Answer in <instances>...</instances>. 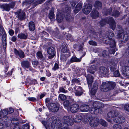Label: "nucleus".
<instances>
[{
    "mask_svg": "<svg viewBox=\"0 0 129 129\" xmlns=\"http://www.w3.org/2000/svg\"><path fill=\"white\" fill-rule=\"evenodd\" d=\"M80 109L79 105L76 104H74L72 105L70 107L71 111L73 113L77 112Z\"/></svg>",
    "mask_w": 129,
    "mask_h": 129,
    "instance_id": "nucleus-16",
    "label": "nucleus"
},
{
    "mask_svg": "<svg viewBox=\"0 0 129 129\" xmlns=\"http://www.w3.org/2000/svg\"><path fill=\"white\" fill-rule=\"evenodd\" d=\"M119 109L118 108H117L116 109L111 110L107 114L108 117L111 118H115L119 114V112L118 111Z\"/></svg>",
    "mask_w": 129,
    "mask_h": 129,
    "instance_id": "nucleus-7",
    "label": "nucleus"
},
{
    "mask_svg": "<svg viewBox=\"0 0 129 129\" xmlns=\"http://www.w3.org/2000/svg\"><path fill=\"white\" fill-rule=\"evenodd\" d=\"M99 123H100L101 125L104 126H107V123L104 120L102 119H100L99 120Z\"/></svg>",
    "mask_w": 129,
    "mask_h": 129,
    "instance_id": "nucleus-43",
    "label": "nucleus"
},
{
    "mask_svg": "<svg viewBox=\"0 0 129 129\" xmlns=\"http://www.w3.org/2000/svg\"><path fill=\"white\" fill-rule=\"evenodd\" d=\"M14 53L16 55L19 56L21 58L24 57L25 56L24 53L21 50L18 51L16 49H14Z\"/></svg>",
    "mask_w": 129,
    "mask_h": 129,
    "instance_id": "nucleus-18",
    "label": "nucleus"
},
{
    "mask_svg": "<svg viewBox=\"0 0 129 129\" xmlns=\"http://www.w3.org/2000/svg\"><path fill=\"white\" fill-rule=\"evenodd\" d=\"M107 83L106 82H103L100 87V88L102 91H106L108 90L107 89Z\"/></svg>",
    "mask_w": 129,
    "mask_h": 129,
    "instance_id": "nucleus-23",
    "label": "nucleus"
},
{
    "mask_svg": "<svg viewBox=\"0 0 129 129\" xmlns=\"http://www.w3.org/2000/svg\"><path fill=\"white\" fill-rule=\"evenodd\" d=\"M91 10V5L90 4H88L85 6L83 10V11L85 14H87L90 13Z\"/></svg>",
    "mask_w": 129,
    "mask_h": 129,
    "instance_id": "nucleus-17",
    "label": "nucleus"
},
{
    "mask_svg": "<svg viewBox=\"0 0 129 129\" xmlns=\"http://www.w3.org/2000/svg\"><path fill=\"white\" fill-rule=\"evenodd\" d=\"M72 82L73 84H74L76 83H79V81L77 79L74 78L72 80Z\"/></svg>",
    "mask_w": 129,
    "mask_h": 129,
    "instance_id": "nucleus-53",
    "label": "nucleus"
},
{
    "mask_svg": "<svg viewBox=\"0 0 129 129\" xmlns=\"http://www.w3.org/2000/svg\"><path fill=\"white\" fill-rule=\"evenodd\" d=\"M63 104L65 107H67L69 105L70 103L68 100H66L64 102Z\"/></svg>",
    "mask_w": 129,
    "mask_h": 129,
    "instance_id": "nucleus-51",
    "label": "nucleus"
},
{
    "mask_svg": "<svg viewBox=\"0 0 129 129\" xmlns=\"http://www.w3.org/2000/svg\"><path fill=\"white\" fill-rule=\"evenodd\" d=\"M112 8L111 7L109 8H105L104 9L103 13L105 15L110 14L112 12Z\"/></svg>",
    "mask_w": 129,
    "mask_h": 129,
    "instance_id": "nucleus-27",
    "label": "nucleus"
},
{
    "mask_svg": "<svg viewBox=\"0 0 129 129\" xmlns=\"http://www.w3.org/2000/svg\"><path fill=\"white\" fill-rule=\"evenodd\" d=\"M107 89L110 90L113 88L115 86V83L113 82H110L107 83Z\"/></svg>",
    "mask_w": 129,
    "mask_h": 129,
    "instance_id": "nucleus-33",
    "label": "nucleus"
},
{
    "mask_svg": "<svg viewBox=\"0 0 129 129\" xmlns=\"http://www.w3.org/2000/svg\"><path fill=\"white\" fill-rule=\"evenodd\" d=\"M89 109V107L88 105H83L80 108V110L81 111L87 112Z\"/></svg>",
    "mask_w": 129,
    "mask_h": 129,
    "instance_id": "nucleus-22",
    "label": "nucleus"
},
{
    "mask_svg": "<svg viewBox=\"0 0 129 129\" xmlns=\"http://www.w3.org/2000/svg\"><path fill=\"white\" fill-rule=\"evenodd\" d=\"M117 61L113 59L109 63L110 69L111 72H113L117 67Z\"/></svg>",
    "mask_w": 129,
    "mask_h": 129,
    "instance_id": "nucleus-11",
    "label": "nucleus"
},
{
    "mask_svg": "<svg viewBox=\"0 0 129 129\" xmlns=\"http://www.w3.org/2000/svg\"><path fill=\"white\" fill-rule=\"evenodd\" d=\"M27 99L30 101H35L36 100V98L34 97H28Z\"/></svg>",
    "mask_w": 129,
    "mask_h": 129,
    "instance_id": "nucleus-63",
    "label": "nucleus"
},
{
    "mask_svg": "<svg viewBox=\"0 0 129 129\" xmlns=\"http://www.w3.org/2000/svg\"><path fill=\"white\" fill-rule=\"evenodd\" d=\"M2 34L4 35L5 34L6 36V34L4 30V29L1 24L0 23V35H1Z\"/></svg>",
    "mask_w": 129,
    "mask_h": 129,
    "instance_id": "nucleus-40",
    "label": "nucleus"
},
{
    "mask_svg": "<svg viewBox=\"0 0 129 129\" xmlns=\"http://www.w3.org/2000/svg\"><path fill=\"white\" fill-rule=\"evenodd\" d=\"M82 7V4L81 3H78L76 6L75 10L74 11V13L76 14L81 9Z\"/></svg>",
    "mask_w": 129,
    "mask_h": 129,
    "instance_id": "nucleus-25",
    "label": "nucleus"
},
{
    "mask_svg": "<svg viewBox=\"0 0 129 129\" xmlns=\"http://www.w3.org/2000/svg\"><path fill=\"white\" fill-rule=\"evenodd\" d=\"M11 122L14 124H18L19 123L18 119L17 118H13Z\"/></svg>",
    "mask_w": 129,
    "mask_h": 129,
    "instance_id": "nucleus-44",
    "label": "nucleus"
},
{
    "mask_svg": "<svg viewBox=\"0 0 129 129\" xmlns=\"http://www.w3.org/2000/svg\"><path fill=\"white\" fill-rule=\"evenodd\" d=\"M106 23L109 24L110 27L112 29L114 30L115 29L116 24L112 17H109L106 19H102L100 22V24L101 27L104 26Z\"/></svg>",
    "mask_w": 129,
    "mask_h": 129,
    "instance_id": "nucleus-3",
    "label": "nucleus"
},
{
    "mask_svg": "<svg viewBox=\"0 0 129 129\" xmlns=\"http://www.w3.org/2000/svg\"><path fill=\"white\" fill-rule=\"evenodd\" d=\"M124 107V109L125 110L129 112V104H127L125 105Z\"/></svg>",
    "mask_w": 129,
    "mask_h": 129,
    "instance_id": "nucleus-62",
    "label": "nucleus"
},
{
    "mask_svg": "<svg viewBox=\"0 0 129 129\" xmlns=\"http://www.w3.org/2000/svg\"><path fill=\"white\" fill-rule=\"evenodd\" d=\"M27 34H25L23 33H20L18 35L17 37L18 38L20 39H26L27 37Z\"/></svg>",
    "mask_w": 129,
    "mask_h": 129,
    "instance_id": "nucleus-35",
    "label": "nucleus"
},
{
    "mask_svg": "<svg viewBox=\"0 0 129 129\" xmlns=\"http://www.w3.org/2000/svg\"><path fill=\"white\" fill-rule=\"evenodd\" d=\"M45 0H39L34 2V0H26L22 3V6L26 9H28L31 5H33V8L35 7L36 5L41 4Z\"/></svg>",
    "mask_w": 129,
    "mask_h": 129,
    "instance_id": "nucleus-4",
    "label": "nucleus"
},
{
    "mask_svg": "<svg viewBox=\"0 0 129 129\" xmlns=\"http://www.w3.org/2000/svg\"><path fill=\"white\" fill-rule=\"evenodd\" d=\"M101 104V103L97 102H95L93 103V108H97L99 107V106Z\"/></svg>",
    "mask_w": 129,
    "mask_h": 129,
    "instance_id": "nucleus-52",
    "label": "nucleus"
},
{
    "mask_svg": "<svg viewBox=\"0 0 129 129\" xmlns=\"http://www.w3.org/2000/svg\"><path fill=\"white\" fill-rule=\"evenodd\" d=\"M32 63L33 67H36L39 64V61L37 60H32Z\"/></svg>",
    "mask_w": 129,
    "mask_h": 129,
    "instance_id": "nucleus-49",
    "label": "nucleus"
},
{
    "mask_svg": "<svg viewBox=\"0 0 129 129\" xmlns=\"http://www.w3.org/2000/svg\"><path fill=\"white\" fill-rule=\"evenodd\" d=\"M68 51L67 49L66 46L63 47L61 49V51L63 53H65L67 52Z\"/></svg>",
    "mask_w": 129,
    "mask_h": 129,
    "instance_id": "nucleus-60",
    "label": "nucleus"
},
{
    "mask_svg": "<svg viewBox=\"0 0 129 129\" xmlns=\"http://www.w3.org/2000/svg\"><path fill=\"white\" fill-rule=\"evenodd\" d=\"M94 6L96 9L99 10L102 8V4L100 2L97 1L95 2Z\"/></svg>",
    "mask_w": 129,
    "mask_h": 129,
    "instance_id": "nucleus-31",
    "label": "nucleus"
},
{
    "mask_svg": "<svg viewBox=\"0 0 129 129\" xmlns=\"http://www.w3.org/2000/svg\"><path fill=\"white\" fill-rule=\"evenodd\" d=\"M91 116L89 114H86L84 115L83 120L85 122H87L89 121L90 119Z\"/></svg>",
    "mask_w": 129,
    "mask_h": 129,
    "instance_id": "nucleus-36",
    "label": "nucleus"
},
{
    "mask_svg": "<svg viewBox=\"0 0 129 129\" xmlns=\"http://www.w3.org/2000/svg\"><path fill=\"white\" fill-rule=\"evenodd\" d=\"M67 58L65 55H62L61 56L60 59L62 61H66L67 60Z\"/></svg>",
    "mask_w": 129,
    "mask_h": 129,
    "instance_id": "nucleus-54",
    "label": "nucleus"
},
{
    "mask_svg": "<svg viewBox=\"0 0 129 129\" xmlns=\"http://www.w3.org/2000/svg\"><path fill=\"white\" fill-rule=\"evenodd\" d=\"M37 58L40 59H43V56L42 53L41 51H38L37 53Z\"/></svg>",
    "mask_w": 129,
    "mask_h": 129,
    "instance_id": "nucleus-45",
    "label": "nucleus"
},
{
    "mask_svg": "<svg viewBox=\"0 0 129 129\" xmlns=\"http://www.w3.org/2000/svg\"><path fill=\"white\" fill-rule=\"evenodd\" d=\"M98 87V83L95 82L93 83L91 87V90L89 94L91 95H94L96 92Z\"/></svg>",
    "mask_w": 129,
    "mask_h": 129,
    "instance_id": "nucleus-13",
    "label": "nucleus"
},
{
    "mask_svg": "<svg viewBox=\"0 0 129 129\" xmlns=\"http://www.w3.org/2000/svg\"><path fill=\"white\" fill-rule=\"evenodd\" d=\"M125 120L124 117L121 116H118V117L116 116V117L114 118L113 119V121L115 122L120 123H123Z\"/></svg>",
    "mask_w": 129,
    "mask_h": 129,
    "instance_id": "nucleus-14",
    "label": "nucleus"
},
{
    "mask_svg": "<svg viewBox=\"0 0 129 129\" xmlns=\"http://www.w3.org/2000/svg\"><path fill=\"white\" fill-rule=\"evenodd\" d=\"M87 82L89 88L91 87V84L93 82V78L91 75H88L87 77Z\"/></svg>",
    "mask_w": 129,
    "mask_h": 129,
    "instance_id": "nucleus-15",
    "label": "nucleus"
},
{
    "mask_svg": "<svg viewBox=\"0 0 129 129\" xmlns=\"http://www.w3.org/2000/svg\"><path fill=\"white\" fill-rule=\"evenodd\" d=\"M59 97L61 100H64L67 98L66 96L63 94H59Z\"/></svg>",
    "mask_w": 129,
    "mask_h": 129,
    "instance_id": "nucleus-50",
    "label": "nucleus"
},
{
    "mask_svg": "<svg viewBox=\"0 0 129 129\" xmlns=\"http://www.w3.org/2000/svg\"><path fill=\"white\" fill-rule=\"evenodd\" d=\"M62 123L61 124L59 121L56 120L53 117L50 118L47 121H41L46 129H57L61 125H63L64 123L68 126L72 125L73 124L72 119L69 116H64L62 118Z\"/></svg>",
    "mask_w": 129,
    "mask_h": 129,
    "instance_id": "nucleus-1",
    "label": "nucleus"
},
{
    "mask_svg": "<svg viewBox=\"0 0 129 129\" xmlns=\"http://www.w3.org/2000/svg\"><path fill=\"white\" fill-rule=\"evenodd\" d=\"M113 72V77H119L120 76V74L119 71L116 70L114 72Z\"/></svg>",
    "mask_w": 129,
    "mask_h": 129,
    "instance_id": "nucleus-47",
    "label": "nucleus"
},
{
    "mask_svg": "<svg viewBox=\"0 0 129 129\" xmlns=\"http://www.w3.org/2000/svg\"><path fill=\"white\" fill-rule=\"evenodd\" d=\"M59 91L60 92H62L63 93H66L68 91L65 90L63 87H61L59 88Z\"/></svg>",
    "mask_w": 129,
    "mask_h": 129,
    "instance_id": "nucleus-56",
    "label": "nucleus"
},
{
    "mask_svg": "<svg viewBox=\"0 0 129 129\" xmlns=\"http://www.w3.org/2000/svg\"><path fill=\"white\" fill-rule=\"evenodd\" d=\"M29 126L28 124L24 125L23 127V129H29Z\"/></svg>",
    "mask_w": 129,
    "mask_h": 129,
    "instance_id": "nucleus-64",
    "label": "nucleus"
},
{
    "mask_svg": "<svg viewBox=\"0 0 129 129\" xmlns=\"http://www.w3.org/2000/svg\"><path fill=\"white\" fill-rule=\"evenodd\" d=\"M18 18L20 20L23 19L25 16V13L23 11L22 12L21 10H20L17 12Z\"/></svg>",
    "mask_w": 129,
    "mask_h": 129,
    "instance_id": "nucleus-19",
    "label": "nucleus"
},
{
    "mask_svg": "<svg viewBox=\"0 0 129 129\" xmlns=\"http://www.w3.org/2000/svg\"><path fill=\"white\" fill-rule=\"evenodd\" d=\"M21 66L23 68H28L30 66L29 62L27 61H23L21 62Z\"/></svg>",
    "mask_w": 129,
    "mask_h": 129,
    "instance_id": "nucleus-26",
    "label": "nucleus"
},
{
    "mask_svg": "<svg viewBox=\"0 0 129 129\" xmlns=\"http://www.w3.org/2000/svg\"><path fill=\"white\" fill-rule=\"evenodd\" d=\"M88 71L91 73L93 74L94 73L95 67L93 66H90L88 69Z\"/></svg>",
    "mask_w": 129,
    "mask_h": 129,
    "instance_id": "nucleus-38",
    "label": "nucleus"
},
{
    "mask_svg": "<svg viewBox=\"0 0 129 129\" xmlns=\"http://www.w3.org/2000/svg\"><path fill=\"white\" fill-rule=\"evenodd\" d=\"M82 88L81 87H78L77 90H76L75 93L76 95L79 96L81 95L83 93Z\"/></svg>",
    "mask_w": 129,
    "mask_h": 129,
    "instance_id": "nucleus-24",
    "label": "nucleus"
},
{
    "mask_svg": "<svg viewBox=\"0 0 129 129\" xmlns=\"http://www.w3.org/2000/svg\"><path fill=\"white\" fill-rule=\"evenodd\" d=\"M2 38L3 40V48L5 49L6 48L7 43H6V36L5 34L2 35Z\"/></svg>",
    "mask_w": 129,
    "mask_h": 129,
    "instance_id": "nucleus-30",
    "label": "nucleus"
},
{
    "mask_svg": "<svg viewBox=\"0 0 129 129\" xmlns=\"http://www.w3.org/2000/svg\"><path fill=\"white\" fill-rule=\"evenodd\" d=\"M82 57H81L80 59H79L77 58L76 57L73 56L71 58V62H80L81 60Z\"/></svg>",
    "mask_w": 129,
    "mask_h": 129,
    "instance_id": "nucleus-37",
    "label": "nucleus"
},
{
    "mask_svg": "<svg viewBox=\"0 0 129 129\" xmlns=\"http://www.w3.org/2000/svg\"><path fill=\"white\" fill-rule=\"evenodd\" d=\"M69 13H70V11H69V14L68 13L67 14H66V19L67 20H68L69 21H72L73 20V18L69 14Z\"/></svg>",
    "mask_w": 129,
    "mask_h": 129,
    "instance_id": "nucleus-42",
    "label": "nucleus"
},
{
    "mask_svg": "<svg viewBox=\"0 0 129 129\" xmlns=\"http://www.w3.org/2000/svg\"><path fill=\"white\" fill-rule=\"evenodd\" d=\"M29 28L30 30L34 31L35 29L34 23L33 21H31L29 23Z\"/></svg>",
    "mask_w": 129,
    "mask_h": 129,
    "instance_id": "nucleus-34",
    "label": "nucleus"
},
{
    "mask_svg": "<svg viewBox=\"0 0 129 129\" xmlns=\"http://www.w3.org/2000/svg\"><path fill=\"white\" fill-rule=\"evenodd\" d=\"M64 17V14H59L58 13L57 15V21L59 23L61 22Z\"/></svg>",
    "mask_w": 129,
    "mask_h": 129,
    "instance_id": "nucleus-29",
    "label": "nucleus"
},
{
    "mask_svg": "<svg viewBox=\"0 0 129 129\" xmlns=\"http://www.w3.org/2000/svg\"><path fill=\"white\" fill-rule=\"evenodd\" d=\"M101 111V109L99 108H92L90 109V112L91 114H97L98 113H99L100 111Z\"/></svg>",
    "mask_w": 129,
    "mask_h": 129,
    "instance_id": "nucleus-21",
    "label": "nucleus"
},
{
    "mask_svg": "<svg viewBox=\"0 0 129 129\" xmlns=\"http://www.w3.org/2000/svg\"><path fill=\"white\" fill-rule=\"evenodd\" d=\"M58 64L56 63H55L54 67L52 68V69L54 71H55L58 69Z\"/></svg>",
    "mask_w": 129,
    "mask_h": 129,
    "instance_id": "nucleus-59",
    "label": "nucleus"
},
{
    "mask_svg": "<svg viewBox=\"0 0 129 129\" xmlns=\"http://www.w3.org/2000/svg\"><path fill=\"white\" fill-rule=\"evenodd\" d=\"M82 118V117L80 115H77L73 118V121L76 123H78L81 121Z\"/></svg>",
    "mask_w": 129,
    "mask_h": 129,
    "instance_id": "nucleus-28",
    "label": "nucleus"
},
{
    "mask_svg": "<svg viewBox=\"0 0 129 129\" xmlns=\"http://www.w3.org/2000/svg\"><path fill=\"white\" fill-rule=\"evenodd\" d=\"M109 71V69L104 67H100L98 70V72L99 74L104 76H105L106 75H107Z\"/></svg>",
    "mask_w": 129,
    "mask_h": 129,
    "instance_id": "nucleus-8",
    "label": "nucleus"
},
{
    "mask_svg": "<svg viewBox=\"0 0 129 129\" xmlns=\"http://www.w3.org/2000/svg\"><path fill=\"white\" fill-rule=\"evenodd\" d=\"M120 14V13L116 10L113 11L112 14V15L115 17H118Z\"/></svg>",
    "mask_w": 129,
    "mask_h": 129,
    "instance_id": "nucleus-39",
    "label": "nucleus"
},
{
    "mask_svg": "<svg viewBox=\"0 0 129 129\" xmlns=\"http://www.w3.org/2000/svg\"><path fill=\"white\" fill-rule=\"evenodd\" d=\"M89 44L91 45H96V43L95 41H89Z\"/></svg>",
    "mask_w": 129,
    "mask_h": 129,
    "instance_id": "nucleus-61",
    "label": "nucleus"
},
{
    "mask_svg": "<svg viewBox=\"0 0 129 129\" xmlns=\"http://www.w3.org/2000/svg\"><path fill=\"white\" fill-rule=\"evenodd\" d=\"M120 33V31H119L117 35L118 37L121 39V40L123 42H126L128 39V35L127 34L125 35L123 33V30L121 31Z\"/></svg>",
    "mask_w": 129,
    "mask_h": 129,
    "instance_id": "nucleus-9",
    "label": "nucleus"
},
{
    "mask_svg": "<svg viewBox=\"0 0 129 129\" xmlns=\"http://www.w3.org/2000/svg\"><path fill=\"white\" fill-rule=\"evenodd\" d=\"M70 3L71 5V7L72 8H74L76 4V2L74 1H70Z\"/></svg>",
    "mask_w": 129,
    "mask_h": 129,
    "instance_id": "nucleus-55",
    "label": "nucleus"
},
{
    "mask_svg": "<svg viewBox=\"0 0 129 129\" xmlns=\"http://www.w3.org/2000/svg\"><path fill=\"white\" fill-rule=\"evenodd\" d=\"M48 107L49 109L53 112H56L59 110L58 106L55 103H51L49 104Z\"/></svg>",
    "mask_w": 129,
    "mask_h": 129,
    "instance_id": "nucleus-10",
    "label": "nucleus"
},
{
    "mask_svg": "<svg viewBox=\"0 0 129 129\" xmlns=\"http://www.w3.org/2000/svg\"><path fill=\"white\" fill-rule=\"evenodd\" d=\"M15 5V3L12 2L9 4L1 5H0V8L1 9H3L4 10L9 11L10 10V8H13Z\"/></svg>",
    "mask_w": 129,
    "mask_h": 129,
    "instance_id": "nucleus-6",
    "label": "nucleus"
},
{
    "mask_svg": "<svg viewBox=\"0 0 129 129\" xmlns=\"http://www.w3.org/2000/svg\"><path fill=\"white\" fill-rule=\"evenodd\" d=\"M49 17L51 20L55 18V16L53 14V11L51 10L49 15Z\"/></svg>",
    "mask_w": 129,
    "mask_h": 129,
    "instance_id": "nucleus-46",
    "label": "nucleus"
},
{
    "mask_svg": "<svg viewBox=\"0 0 129 129\" xmlns=\"http://www.w3.org/2000/svg\"><path fill=\"white\" fill-rule=\"evenodd\" d=\"M47 52L49 54H55V49L53 47H50L48 48Z\"/></svg>",
    "mask_w": 129,
    "mask_h": 129,
    "instance_id": "nucleus-32",
    "label": "nucleus"
},
{
    "mask_svg": "<svg viewBox=\"0 0 129 129\" xmlns=\"http://www.w3.org/2000/svg\"><path fill=\"white\" fill-rule=\"evenodd\" d=\"M1 113L3 117L4 116L6 118V116L8 114V113L7 110L4 109L1 111Z\"/></svg>",
    "mask_w": 129,
    "mask_h": 129,
    "instance_id": "nucleus-41",
    "label": "nucleus"
},
{
    "mask_svg": "<svg viewBox=\"0 0 129 129\" xmlns=\"http://www.w3.org/2000/svg\"><path fill=\"white\" fill-rule=\"evenodd\" d=\"M67 39L68 40H72L73 39V37H72L71 34H68L67 35Z\"/></svg>",
    "mask_w": 129,
    "mask_h": 129,
    "instance_id": "nucleus-58",
    "label": "nucleus"
},
{
    "mask_svg": "<svg viewBox=\"0 0 129 129\" xmlns=\"http://www.w3.org/2000/svg\"><path fill=\"white\" fill-rule=\"evenodd\" d=\"M102 55L103 57H104L109 56L108 54L107 53V51L106 50H104L102 52Z\"/></svg>",
    "mask_w": 129,
    "mask_h": 129,
    "instance_id": "nucleus-57",
    "label": "nucleus"
},
{
    "mask_svg": "<svg viewBox=\"0 0 129 129\" xmlns=\"http://www.w3.org/2000/svg\"><path fill=\"white\" fill-rule=\"evenodd\" d=\"M112 129H122V127L121 126L118 124H115L113 127Z\"/></svg>",
    "mask_w": 129,
    "mask_h": 129,
    "instance_id": "nucleus-48",
    "label": "nucleus"
},
{
    "mask_svg": "<svg viewBox=\"0 0 129 129\" xmlns=\"http://www.w3.org/2000/svg\"><path fill=\"white\" fill-rule=\"evenodd\" d=\"M99 118L97 117H94L93 119L90 118V125L91 127L96 126L99 124Z\"/></svg>",
    "mask_w": 129,
    "mask_h": 129,
    "instance_id": "nucleus-12",
    "label": "nucleus"
},
{
    "mask_svg": "<svg viewBox=\"0 0 129 129\" xmlns=\"http://www.w3.org/2000/svg\"><path fill=\"white\" fill-rule=\"evenodd\" d=\"M90 14L92 18L94 19L97 18L99 16V12L95 10H93Z\"/></svg>",
    "mask_w": 129,
    "mask_h": 129,
    "instance_id": "nucleus-20",
    "label": "nucleus"
},
{
    "mask_svg": "<svg viewBox=\"0 0 129 129\" xmlns=\"http://www.w3.org/2000/svg\"><path fill=\"white\" fill-rule=\"evenodd\" d=\"M114 35V33L112 32L110 33L108 32L107 35V37L109 39V40H108V42H109L108 43L110 45V48L109 50V52L110 53L113 54H114L115 52L116 43L114 40L112 38ZM107 44H108V43H107Z\"/></svg>",
    "mask_w": 129,
    "mask_h": 129,
    "instance_id": "nucleus-2",
    "label": "nucleus"
},
{
    "mask_svg": "<svg viewBox=\"0 0 129 129\" xmlns=\"http://www.w3.org/2000/svg\"><path fill=\"white\" fill-rule=\"evenodd\" d=\"M122 66L121 71L122 74L124 76H129V67L125 64H123L122 62L120 63Z\"/></svg>",
    "mask_w": 129,
    "mask_h": 129,
    "instance_id": "nucleus-5",
    "label": "nucleus"
}]
</instances>
